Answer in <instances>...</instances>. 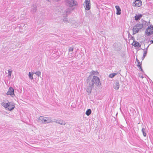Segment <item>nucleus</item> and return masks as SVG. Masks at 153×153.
I'll use <instances>...</instances> for the list:
<instances>
[{"mask_svg":"<svg viewBox=\"0 0 153 153\" xmlns=\"http://www.w3.org/2000/svg\"><path fill=\"white\" fill-rule=\"evenodd\" d=\"M87 85L88 86L87 90L88 92L91 93V91L94 87V84L97 86H100L101 85V83L99 78L94 76L92 78L91 75H90L87 80Z\"/></svg>","mask_w":153,"mask_h":153,"instance_id":"obj_1","label":"nucleus"},{"mask_svg":"<svg viewBox=\"0 0 153 153\" xmlns=\"http://www.w3.org/2000/svg\"><path fill=\"white\" fill-rule=\"evenodd\" d=\"M65 2L66 6L69 7L65 11L67 14L69 13L71 10L76 8L78 5V3L75 0H65Z\"/></svg>","mask_w":153,"mask_h":153,"instance_id":"obj_2","label":"nucleus"},{"mask_svg":"<svg viewBox=\"0 0 153 153\" xmlns=\"http://www.w3.org/2000/svg\"><path fill=\"white\" fill-rule=\"evenodd\" d=\"M1 104L6 110L10 111L13 109L15 107L13 103L11 102H7L6 101H4L1 103Z\"/></svg>","mask_w":153,"mask_h":153,"instance_id":"obj_3","label":"nucleus"},{"mask_svg":"<svg viewBox=\"0 0 153 153\" xmlns=\"http://www.w3.org/2000/svg\"><path fill=\"white\" fill-rule=\"evenodd\" d=\"M38 122L40 123H48L51 122V119L50 117L40 116L38 120Z\"/></svg>","mask_w":153,"mask_h":153,"instance_id":"obj_4","label":"nucleus"},{"mask_svg":"<svg viewBox=\"0 0 153 153\" xmlns=\"http://www.w3.org/2000/svg\"><path fill=\"white\" fill-rule=\"evenodd\" d=\"M143 27V24L137 23L134 26L133 28V34H135L136 33H138L139 30L141 29Z\"/></svg>","mask_w":153,"mask_h":153,"instance_id":"obj_5","label":"nucleus"},{"mask_svg":"<svg viewBox=\"0 0 153 153\" xmlns=\"http://www.w3.org/2000/svg\"><path fill=\"white\" fill-rule=\"evenodd\" d=\"M153 33V26L150 25L148 26L145 31V34L147 36H149Z\"/></svg>","mask_w":153,"mask_h":153,"instance_id":"obj_6","label":"nucleus"},{"mask_svg":"<svg viewBox=\"0 0 153 153\" xmlns=\"http://www.w3.org/2000/svg\"><path fill=\"white\" fill-rule=\"evenodd\" d=\"M85 4H84V6L86 10H89L90 9V0H85Z\"/></svg>","mask_w":153,"mask_h":153,"instance_id":"obj_7","label":"nucleus"},{"mask_svg":"<svg viewBox=\"0 0 153 153\" xmlns=\"http://www.w3.org/2000/svg\"><path fill=\"white\" fill-rule=\"evenodd\" d=\"M7 95H10L12 97L14 96V89L12 87H10L9 88L7 93Z\"/></svg>","mask_w":153,"mask_h":153,"instance_id":"obj_8","label":"nucleus"},{"mask_svg":"<svg viewBox=\"0 0 153 153\" xmlns=\"http://www.w3.org/2000/svg\"><path fill=\"white\" fill-rule=\"evenodd\" d=\"M142 2L140 0H136L133 3V6L140 7L142 5Z\"/></svg>","mask_w":153,"mask_h":153,"instance_id":"obj_9","label":"nucleus"},{"mask_svg":"<svg viewBox=\"0 0 153 153\" xmlns=\"http://www.w3.org/2000/svg\"><path fill=\"white\" fill-rule=\"evenodd\" d=\"M120 87V84L118 81H116L113 84V88L116 90L119 89Z\"/></svg>","mask_w":153,"mask_h":153,"instance_id":"obj_10","label":"nucleus"},{"mask_svg":"<svg viewBox=\"0 0 153 153\" xmlns=\"http://www.w3.org/2000/svg\"><path fill=\"white\" fill-rule=\"evenodd\" d=\"M132 45L134 47H141V45L139 43L135 40L133 41V43H132Z\"/></svg>","mask_w":153,"mask_h":153,"instance_id":"obj_11","label":"nucleus"},{"mask_svg":"<svg viewBox=\"0 0 153 153\" xmlns=\"http://www.w3.org/2000/svg\"><path fill=\"white\" fill-rule=\"evenodd\" d=\"M36 5H33L31 9L30 12L32 14H33L36 12Z\"/></svg>","mask_w":153,"mask_h":153,"instance_id":"obj_12","label":"nucleus"},{"mask_svg":"<svg viewBox=\"0 0 153 153\" xmlns=\"http://www.w3.org/2000/svg\"><path fill=\"white\" fill-rule=\"evenodd\" d=\"M116 9L117 12L116 14L117 15H120L121 14V9L120 7L119 6L117 5H116L115 7Z\"/></svg>","mask_w":153,"mask_h":153,"instance_id":"obj_13","label":"nucleus"},{"mask_svg":"<svg viewBox=\"0 0 153 153\" xmlns=\"http://www.w3.org/2000/svg\"><path fill=\"white\" fill-rule=\"evenodd\" d=\"M73 50L74 48L73 47H72L70 48L69 49V57L70 58H72L73 56L72 55V51H73Z\"/></svg>","mask_w":153,"mask_h":153,"instance_id":"obj_14","label":"nucleus"},{"mask_svg":"<svg viewBox=\"0 0 153 153\" xmlns=\"http://www.w3.org/2000/svg\"><path fill=\"white\" fill-rule=\"evenodd\" d=\"M142 15L141 14H136L135 16V20L137 21L140 20V18L142 17Z\"/></svg>","mask_w":153,"mask_h":153,"instance_id":"obj_15","label":"nucleus"},{"mask_svg":"<svg viewBox=\"0 0 153 153\" xmlns=\"http://www.w3.org/2000/svg\"><path fill=\"white\" fill-rule=\"evenodd\" d=\"M56 122L60 124L63 125H65V122L63 120H57L56 121Z\"/></svg>","mask_w":153,"mask_h":153,"instance_id":"obj_16","label":"nucleus"},{"mask_svg":"<svg viewBox=\"0 0 153 153\" xmlns=\"http://www.w3.org/2000/svg\"><path fill=\"white\" fill-rule=\"evenodd\" d=\"M143 54L142 57V59L143 60L147 54V49H144Z\"/></svg>","mask_w":153,"mask_h":153,"instance_id":"obj_17","label":"nucleus"},{"mask_svg":"<svg viewBox=\"0 0 153 153\" xmlns=\"http://www.w3.org/2000/svg\"><path fill=\"white\" fill-rule=\"evenodd\" d=\"M91 75H98L99 74V73L97 71H92L90 73Z\"/></svg>","mask_w":153,"mask_h":153,"instance_id":"obj_18","label":"nucleus"},{"mask_svg":"<svg viewBox=\"0 0 153 153\" xmlns=\"http://www.w3.org/2000/svg\"><path fill=\"white\" fill-rule=\"evenodd\" d=\"M91 110L90 109H88L85 112V114L86 115L88 116L91 114Z\"/></svg>","mask_w":153,"mask_h":153,"instance_id":"obj_19","label":"nucleus"},{"mask_svg":"<svg viewBox=\"0 0 153 153\" xmlns=\"http://www.w3.org/2000/svg\"><path fill=\"white\" fill-rule=\"evenodd\" d=\"M142 132L143 133V135L144 137H146V129L145 128H143L142 129Z\"/></svg>","mask_w":153,"mask_h":153,"instance_id":"obj_20","label":"nucleus"},{"mask_svg":"<svg viewBox=\"0 0 153 153\" xmlns=\"http://www.w3.org/2000/svg\"><path fill=\"white\" fill-rule=\"evenodd\" d=\"M12 74V71H10V70H8V77L10 78Z\"/></svg>","mask_w":153,"mask_h":153,"instance_id":"obj_21","label":"nucleus"},{"mask_svg":"<svg viewBox=\"0 0 153 153\" xmlns=\"http://www.w3.org/2000/svg\"><path fill=\"white\" fill-rule=\"evenodd\" d=\"M34 74H35L37 76H39L41 75V72L40 71H38L35 73Z\"/></svg>","mask_w":153,"mask_h":153,"instance_id":"obj_22","label":"nucleus"},{"mask_svg":"<svg viewBox=\"0 0 153 153\" xmlns=\"http://www.w3.org/2000/svg\"><path fill=\"white\" fill-rule=\"evenodd\" d=\"M29 78L31 80L33 79V75L31 74L30 72H29Z\"/></svg>","mask_w":153,"mask_h":153,"instance_id":"obj_23","label":"nucleus"},{"mask_svg":"<svg viewBox=\"0 0 153 153\" xmlns=\"http://www.w3.org/2000/svg\"><path fill=\"white\" fill-rule=\"evenodd\" d=\"M116 75V74L115 73L111 74L109 75V77L111 78H112L114 76H115Z\"/></svg>","mask_w":153,"mask_h":153,"instance_id":"obj_24","label":"nucleus"},{"mask_svg":"<svg viewBox=\"0 0 153 153\" xmlns=\"http://www.w3.org/2000/svg\"><path fill=\"white\" fill-rule=\"evenodd\" d=\"M136 61L138 63V64H137L138 66H140V65H141V63L140 62L139 60H138L137 59Z\"/></svg>","mask_w":153,"mask_h":153,"instance_id":"obj_25","label":"nucleus"},{"mask_svg":"<svg viewBox=\"0 0 153 153\" xmlns=\"http://www.w3.org/2000/svg\"><path fill=\"white\" fill-rule=\"evenodd\" d=\"M139 67V68L140 69L141 71L142 72H143V70L142 69V67H141V65H140V66H138Z\"/></svg>","mask_w":153,"mask_h":153,"instance_id":"obj_26","label":"nucleus"},{"mask_svg":"<svg viewBox=\"0 0 153 153\" xmlns=\"http://www.w3.org/2000/svg\"><path fill=\"white\" fill-rule=\"evenodd\" d=\"M63 21L65 22H66L68 21V20H67V19L65 18L64 19H63Z\"/></svg>","mask_w":153,"mask_h":153,"instance_id":"obj_27","label":"nucleus"},{"mask_svg":"<svg viewBox=\"0 0 153 153\" xmlns=\"http://www.w3.org/2000/svg\"><path fill=\"white\" fill-rule=\"evenodd\" d=\"M150 42H151V44H152L153 43V40H151L150 41Z\"/></svg>","mask_w":153,"mask_h":153,"instance_id":"obj_28","label":"nucleus"},{"mask_svg":"<svg viewBox=\"0 0 153 153\" xmlns=\"http://www.w3.org/2000/svg\"><path fill=\"white\" fill-rule=\"evenodd\" d=\"M16 20V19H11V21H15Z\"/></svg>","mask_w":153,"mask_h":153,"instance_id":"obj_29","label":"nucleus"},{"mask_svg":"<svg viewBox=\"0 0 153 153\" xmlns=\"http://www.w3.org/2000/svg\"><path fill=\"white\" fill-rule=\"evenodd\" d=\"M150 45H149L146 48V49H147H147L149 47V46Z\"/></svg>","mask_w":153,"mask_h":153,"instance_id":"obj_30","label":"nucleus"},{"mask_svg":"<svg viewBox=\"0 0 153 153\" xmlns=\"http://www.w3.org/2000/svg\"><path fill=\"white\" fill-rule=\"evenodd\" d=\"M59 0H54V1H59Z\"/></svg>","mask_w":153,"mask_h":153,"instance_id":"obj_31","label":"nucleus"},{"mask_svg":"<svg viewBox=\"0 0 153 153\" xmlns=\"http://www.w3.org/2000/svg\"><path fill=\"white\" fill-rule=\"evenodd\" d=\"M141 77L142 78H143V76H141Z\"/></svg>","mask_w":153,"mask_h":153,"instance_id":"obj_32","label":"nucleus"},{"mask_svg":"<svg viewBox=\"0 0 153 153\" xmlns=\"http://www.w3.org/2000/svg\"><path fill=\"white\" fill-rule=\"evenodd\" d=\"M47 0V1H49V0Z\"/></svg>","mask_w":153,"mask_h":153,"instance_id":"obj_33","label":"nucleus"}]
</instances>
